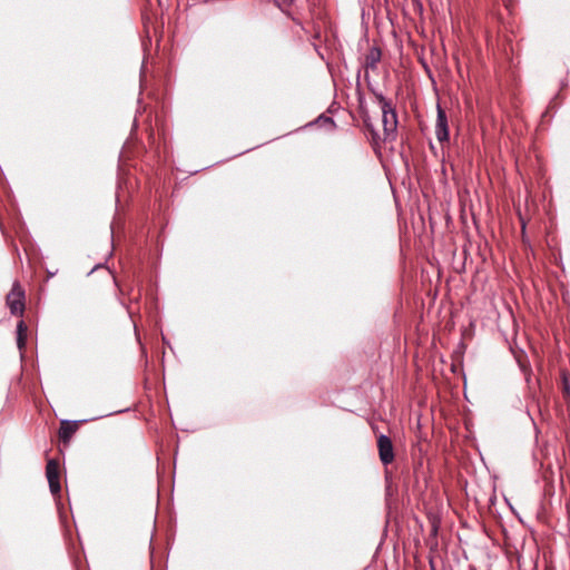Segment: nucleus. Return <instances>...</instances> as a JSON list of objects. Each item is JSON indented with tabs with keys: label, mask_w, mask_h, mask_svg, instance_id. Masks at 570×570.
Here are the masks:
<instances>
[{
	"label": "nucleus",
	"mask_w": 570,
	"mask_h": 570,
	"mask_svg": "<svg viewBox=\"0 0 570 570\" xmlns=\"http://www.w3.org/2000/svg\"><path fill=\"white\" fill-rule=\"evenodd\" d=\"M375 97L379 101L380 108L382 110V122H383V131L385 140H394L396 137L397 129V115L392 106V102L386 99L382 94H376Z\"/></svg>",
	"instance_id": "f257e3e1"
},
{
	"label": "nucleus",
	"mask_w": 570,
	"mask_h": 570,
	"mask_svg": "<svg viewBox=\"0 0 570 570\" xmlns=\"http://www.w3.org/2000/svg\"><path fill=\"white\" fill-rule=\"evenodd\" d=\"M24 292L18 283H14L10 293L7 295V304L10 308L11 314L22 315L24 311Z\"/></svg>",
	"instance_id": "f03ea898"
},
{
	"label": "nucleus",
	"mask_w": 570,
	"mask_h": 570,
	"mask_svg": "<svg viewBox=\"0 0 570 570\" xmlns=\"http://www.w3.org/2000/svg\"><path fill=\"white\" fill-rule=\"evenodd\" d=\"M377 450H379V456L383 465H389L394 461V449L393 443L391 439L385 435L381 434L377 438Z\"/></svg>",
	"instance_id": "7ed1b4c3"
},
{
	"label": "nucleus",
	"mask_w": 570,
	"mask_h": 570,
	"mask_svg": "<svg viewBox=\"0 0 570 570\" xmlns=\"http://www.w3.org/2000/svg\"><path fill=\"white\" fill-rule=\"evenodd\" d=\"M46 475L48 479L50 491L53 495L60 493L59 482V463L56 460H49L46 466Z\"/></svg>",
	"instance_id": "20e7f679"
},
{
	"label": "nucleus",
	"mask_w": 570,
	"mask_h": 570,
	"mask_svg": "<svg viewBox=\"0 0 570 570\" xmlns=\"http://www.w3.org/2000/svg\"><path fill=\"white\" fill-rule=\"evenodd\" d=\"M438 116L435 124V136L440 142L449 140L448 117L440 105L436 107Z\"/></svg>",
	"instance_id": "39448f33"
},
{
	"label": "nucleus",
	"mask_w": 570,
	"mask_h": 570,
	"mask_svg": "<svg viewBox=\"0 0 570 570\" xmlns=\"http://www.w3.org/2000/svg\"><path fill=\"white\" fill-rule=\"evenodd\" d=\"M380 60H381V50L376 47L371 48L368 53L365 57V68L375 70Z\"/></svg>",
	"instance_id": "423d86ee"
},
{
	"label": "nucleus",
	"mask_w": 570,
	"mask_h": 570,
	"mask_svg": "<svg viewBox=\"0 0 570 570\" xmlns=\"http://www.w3.org/2000/svg\"><path fill=\"white\" fill-rule=\"evenodd\" d=\"M77 425L73 422L70 421H62L61 426L59 429V438L63 442L68 441L72 434L76 432Z\"/></svg>",
	"instance_id": "0eeeda50"
},
{
	"label": "nucleus",
	"mask_w": 570,
	"mask_h": 570,
	"mask_svg": "<svg viewBox=\"0 0 570 570\" xmlns=\"http://www.w3.org/2000/svg\"><path fill=\"white\" fill-rule=\"evenodd\" d=\"M28 327L23 321L17 324V345L20 351L26 347Z\"/></svg>",
	"instance_id": "6e6552de"
},
{
	"label": "nucleus",
	"mask_w": 570,
	"mask_h": 570,
	"mask_svg": "<svg viewBox=\"0 0 570 570\" xmlns=\"http://www.w3.org/2000/svg\"><path fill=\"white\" fill-rule=\"evenodd\" d=\"M562 394L567 403H570V382L566 374L562 375Z\"/></svg>",
	"instance_id": "1a4fd4ad"
},
{
	"label": "nucleus",
	"mask_w": 570,
	"mask_h": 570,
	"mask_svg": "<svg viewBox=\"0 0 570 570\" xmlns=\"http://www.w3.org/2000/svg\"><path fill=\"white\" fill-rule=\"evenodd\" d=\"M293 0H274V2L276 3V6L284 10L285 8L289 7V4L292 3Z\"/></svg>",
	"instance_id": "9d476101"
},
{
	"label": "nucleus",
	"mask_w": 570,
	"mask_h": 570,
	"mask_svg": "<svg viewBox=\"0 0 570 570\" xmlns=\"http://www.w3.org/2000/svg\"><path fill=\"white\" fill-rule=\"evenodd\" d=\"M366 127L371 130L372 132V137H373V140L376 141V139L379 138V134L374 130V128L372 126H370L368 124H366Z\"/></svg>",
	"instance_id": "9b49d317"
}]
</instances>
